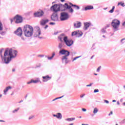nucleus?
Here are the masks:
<instances>
[{
    "label": "nucleus",
    "mask_w": 125,
    "mask_h": 125,
    "mask_svg": "<svg viewBox=\"0 0 125 125\" xmlns=\"http://www.w3.org/2000/svg\"><path fill=\"white\" fill-rule=\"evenodd\" d=\"M3 48L0 50V55L2 60L4 61L5 64H9L10 61L17 56L18 52L12 49L6 48L4 52V55L2 56V51H3Z\"/></svg>",
    "instance_id": "f257e3e1"
},
{
    "label": "nucleus",
    "mask_w": 125,
    "mask_h": 125,
    "mask_svg": "<svg viewBox=\"0 0 125 125\" xmlns=\"http://www.w3.org/2000/svg\"><path fill=\"white\" fill-rule=\"evenodd\" d=\"M63 7L64 9L62 10V11H66L67 9H69V12L70 13H73L74 12V9L72 8V7L68 4V3H65L64 5L62 4H55L52 5L50 9L51 11H53L54 13H57L58 11H60V8Z\"/></svg>",
    "instance_id": "f03ea898"
},
{
    "label": "nucleus",
    "mask_w": 125,
    "mask_h": 125,
    "mask_svg": "<svg viewBox=\"0 0 125 125\" xmlns=\"http://www.w3.org/2000/svg\"><path fill=\"white\" fill-rule=\"evenodd\" d=\"M58 39L61 42H63V41L64 43L67 46H72V45L74 44V41L72 40H68V37L65 36L64 33H62L59 36Z\"/></svg>",
    "instance_id": "7ed1b4c3"
},
{
    "label": "nucleus",
    "mask_w": 125,
    "mask_h": 125,
    "mask_svg": "<svg viewBox=\"0 0 125 125\" xmlns=\"http://www.w3.org/2000/svg\"><path fill=\"white\" fill-rule=\"evenodd\" d=\"M23 33L25 37L30 38L32 37L34 34V28L30 25L26 24L23 27Z\"/></svg>",
    "instance_id": "20e7f679"
},
{
    "label": "nucleus",
    "mask_w": 125,
    "mask_h": 125,
    "mask_svg": "<svg viewBox=\"0 0 125 125\" xmlns=\"http://www.w3.org/2000/svg\"><path fill=\"white\" fill-rule=\"evenodd\" d=\"M120 24L121 22L118 20H113L111 22V25L113 27V31L117 32L119 31V27H120Z\"/></svg>",
    "instance_id": "39448f33"
},
{
    "label": "nucleus",
    "mask_w": 125,
    "mask_h": 125,
    "mask_svg": "<svg viewBox=\"0 0 125 125\" xmlns=\"http://www.w3.org/2000/svg\"><path fill=\"white\" fill-rule=\"evenodd\" d=\"M69 16L67 13L62 12L61 13L60 20L61 21H66L69 19Z\"/></svg>",
    "instance_id": "423d86ee"
},
{
    "label": "nucleus",
    "mask_w": 125,
    "mask_h": 125,
    "mask_svg": "<svg viewBox=\"0 0 125 125\" xmlns=\"http://www.w3.org/2000/svg\"><path fill=\"white\" fill-rule=\"evenodd\" d=\"M14 19L16 24H20L23 22V17L19 15H16L14 17Z\"/></svg>",
    "instance_id": "0eeeda50"
},
{
    "label": "nucleus",
    "mask_w": 125,
    "mask_h": 125,
    "mask_svg": "<svg viewBox=\"0 0 125 125\" xmlns=\"http://www.w3.org/2000/svg\"><path fill=\"white\" fill-rule=\"evenodd\" d=\"M59 54L60 55H64V56H69L70 52L65 49H62L59 51Z\"/></svg>",
    "instance_id": "6e6552de"
},
{
    "label": "nucleus",
    "mask_w": 125,
    "mask_h": 125,
    "mask_svg": "<svg viewBox=\"0 0 125 125\" xmlns=\"http://www.w3.org/2000/svg\"><path fill=\"white\" fill-rule=\"evenodd\" d=\"M71 36L72 37L75 36L76 38H80V37H82V36H83V32L80 31H76L72 32Z\"/></svg>",
    "instance_id": "1a4fd4ad"
},
{
    "label": "nucleus",
    "mask_w": 125,
    "mask_h": 125,
    "mask_svg": "<svg viewBox=\"0 0 125 125\" xmlns=\"http://www.w3.org/2000/svg\"><path fill=\"white\" fill-rule=\"evenodd\" d=\"M15 34L18 37H21L22 35H23V31L21 27H19L17 30L15 31Z\"/></svg>",
    "instance_id": "9d476101"
},
{
    "label": "nucleus",
    "mask_w": 125,
    "mask_h": 125,
    "mask_svg": "<svg viewBox=\"0 0 125 125\" xmlns=\"http://www.w3.org/2000/svg\"><path fill=\"white\" fill-rule=\"evenodd\" d=\"M51 20L52 21H56L58 20V14L57 13H53L51 16Z\"/></svg>",
    "instance_id": "9b49d317"
},
{
    "label": "nucleus",
    "mask_w": 125,
    "mask_h": 125,
    "mask_svg": "<svg viewBox=\"0 0 125 125\" xmlns=\"http://www.w3.org/2000/svg\"><path fill=\"white\" fill-rule=\"evenodd\" d=\"M90 26L91 27H92V26H93V24H92L91 23L88 22H84L83 29L84 31H86V30H87L88 29V28H89V27H90Z\"/></svg>",
    "instance_id": "f8f14e48"
},
{
    "label": "nucleus",
    "mask_w": 125,
    "mask_h": 125,
    "mask_svg": "<svg viewBox=\"0 0 125 125\" xmlns=\"http://www.w3.org/2000/svg\"><path fill=\"white\" fill-rule=\"evenodd\" d=\"M42 83V81L40 80V78H37L36 80L32 79L30 81L27 83V84H30L31 83Z\"/></svg>",
    "instance_id": "ddd939ff"
},
{
    "label": "nucleus",
    "mask_w": 125,
    "mask_h": 125,
    "mask_svg": "<svg viewBox=\"0 0 125 125\" xmlns=\"http://www.w3.org/2000/svg\"><path fill=\"white\" fill-rule=\"evenodd\" d=\"M43 11H41L34 13V15L35 17H42L43 15Z\"/></svg>",
    "instance_id": "4468645a"
},
{
    "label": "nucleus",
    "mask_w": 125,
    "mask_h": 125,
    "mask_svg": "<svg viewBox=\"0 0 125 125\" xmlns=\"http://www.w3.org/2000/svg\"><path fill=\"white\" fill-rule=\"evenodd\" d=\"M68 56H63L62 58V62L64 64H68L69 63V61L68 60Z\"/></svg>",
    "instance_id": "2eb2a0df"
},
{
    "label": "nucleus",
    "mask_w": 125,
    "mask_h": 125,
    "mask_svg": "<svg viewBox=\"0 0 125 125\" xmlns=\"http://www.w3.org/2000/svg\"><path fill=\"white\" fill-rule=\"evenodd\" d=\"M53 116L58 119V120H62V114L58 112L56 114H53Z\"/></svg>",
    "instance_id": "dca6fc26"
},
{
    "label": "nucleus",
    "mask_w": 125,
    "mask_h": 125,
    "mask_svg": "<svg viewBox=\"0 0 125 125\" xmlns=\"http://www.w3.org/2000/svg\"><path fill=\"white\" fill-rule=\"evenodd\" d=\"M43 80L42 82L43 83H46V82H48V81H49V80H51V77L46 75L45 76H42V77Z\"/></svg>",
    "instance_id": "f3484780"
},
{
    "label": "nucleus",
    "mask_w": 125,
    "mask_h": 125,
    "mask_svg": "<svg viewBox=\"0 0 125 125\" xmlns=\"http://www.w3.org/2000/svg\"><path fill=\"white\" fill-rule=\"evenodd\" d=\"M82 26V22L80 21H76L74 23V27L75 28H81Z\"/></svg>",
    "instance_id": "a211bd4d"
},
{
    "label": "nucleus",
    "mask_w": 125,
    "mask_h": 125,
    "mask_svg": "<svg viewBox=\"0 0 125 125\" xmlns=\"http://www.w3.org/2000/svg\"><path fill=\"white\" fill-rule=\"evenodd\" d=\"M65 47V43H64V42H61L59 43L58 45V48L60 49V50H61V49H64L63 48Z\"/></svg>",
    "instance_id": "6ab92c4d"
},
{
    "label": "nucleus",
    "mask_w": 125,
    "mask_h": 125,
    "mask_svg": "<svg viewBox=\"0 0 125 125\" xmlns=\"http://www.w3.org/2000/svg\"><path fill=\"white\" fill-rule=\"evenodd\" d=\"M42 34V32L41 31V29H38L34 33V37L35 38H37L39 37V36L41 35Z\"/></svg>",
    "instance_id": "aec40b11"
},
{
    "label": "nucleus",
    "mask_w": 125,
    "mask_h": 125,
    "mask_svg": "<svg viewBox=\"0 0 125 125\" xmlns=\"http://www.w3.org/2000/svg\"><path fill=\"white\" fill-rule=\"evenodd\" d=\"M48 22H49V21L48 20V19H46V20L42 19L40 23H41V25H42V26H44V25H45L46 23H48Z\"/></svg>",
    "instance_id": "412c9836"
},
{
    "label": "nucleus",
    "mask_w": 125,
    "mask_h": 125,
    "mask_svg": "<svg viewBox=\"0 0 125 125\" xmlns=\"http://www.w3.org/2000/svg\"><path fill=\"white\" fill-rule=\"evenodd\" d=\"M12 88V87H11V86H9L6 87V88L3 90L4 95H6V92H7L8 90H9V89H11Z\"/></svg>",
    "instance_id": "4be33fe9"
},
{
    "label": "nucleus",
    "mask_w": 125,
    "mask_h": 125,
    "mask_svg": "<svg viewBox=\"0 0 125 125\" xmlns=\"http://www.w3.org/2000/svg\"><path fill=\"white\" fill-rule=\"evenodd\" d=\"M93 6L92 5H87L86 7H85L84 10L85 11H87V10H90L91 9H93Z\"/></svg>",
    "instance_id": "5701e85b"
},
{
    "label": "nucleus",
    "mask_w": 125,
    "mask_h": 125,
    "mask_svg": "<svg viewBox=\"0 0 125 125\" xmlns=\"http://www.w3.org/2000/svg\"><path fill=\"white\" fill-rule=\"evenodd\" d=\"M69 4L70 5H71V6L74 7V8H76V9H80V6H79L78 5L73 4V3H72L71 2L69 3Z\"/></svg>",
    "instance_id": "b1692460"
},
{
    "label": "nucleus",
    "mask_w": 125,
    "mask_h": 125,
    "mask_svg": "<svg viewBox=\"0 0 125 125\" xmlns=\"http://www.w3.org/2000/svg\"><path fill=\"white\" fill-rule=\"evenodd\" d=\"M76 118H68L65 119L67 122H73V121H75Z\"/></svg>",
    "instance_id": "393cba45"
},
{
    "label": "nucleus",
    "mask_w": 125,
    "mask_h": 125,
    "mask_svg": "<svg viewBox=\"0 0 125 125\" xmlns=\"http://www.w3.org/2000/svg\"><path fill=\"white\" fill-rule=\"evenodd\" d=\"M93 113L94 115L97 114V113H98V108H97V107L94 108Z\"/></svg>",
    "instance_id": "a878e982"
},
{
    "label": "nucleus",
    "mask_w": 125,
    "mask_h": 125,
    "mask_svg": "<svg viewBox=\"0 0 125 125\" xmlns=\"http://www.w3.org/2000/svg\"><path fill=\"white\" fill-rule=\"evenodd\" d=\"M20 108V107H18L17 108V109L14 110L12 111V113L13 114H15V113H17L18 112V111H19Z\"/></svg>",
    "instance_id": "bb28decb"
},
{
    "label": "nucleus",
    "mask_w": 125,
    "mask_h": 125,
    "mask_svg": "<svg viewBox=\"0 0 125 125\" xmlns=\"http://www.w3.org/2000/svg\"><path fill=\"white\" fill-rule=\"evenodd\" d=\"M118 5H121V6H123V7H125V3L122 2H119L118 3Z\"/></svg>",
    "instance_id": "cd10ccee"
},
{
    "label": "nucleus",
    "mask_w": 125,
    "mask_h": 125,
    "mask_svg": "<svg viewBox=\"0 0 125 125\" xmlns=\"http://www.w3.org/2000/svg\"><path fill=\"white\" fill-rule=\"evenodd\" d=\"M2 30H3V25L1 22L0 21V31H2Z\"/></svg>",
    "instance_id": "c85d7f7f"
},
{
    "label": "nucleus",
    "mask_w": 125,
    "mask_h": 125,
    "mask_svg": "<svg viewBox=\"0 0 125 125\" xmlns=\"http://www.w3.org/2000/svg\"><path fill=\"white\" fill-rule=\"evenodd\" d=\"M114 10H115V6L112 7V8L109 11V13H113L114 12Z\"/></svg>",
    "instance_id": "c756f323"
},
{
    "label": "nucleus",
    "mask_w": 125,
    "mask_h": 125,
    "mask_svg": "<svg viewBox=\"0 0 125 125\" xmlns=\"http://www.w3.org/2000/svg\"><path fill=\"white\" fill-rule=\"evenodd\" d=\"M81 57H82L81 56H78V57H76L74 58L72 60V62H74V61H75V60H77L78 58H81Z\"/></svg>",
    "instance_id": "7c9ffc66"
},
{
    "label": "nucleus",
    "mask_w": 125,
    "mask_h": 125,
    "mask_svg": "<svg viewBox=\"0 0 125 125\" xmlns=\"http://www.w3.org/2000/svg\"><path fill=\"white\" fill-rule=\"evenodd\" d=\"M5 31H0V34L1 35V36H4V35H5Z\"/></svg>",
    "instance_id": "2f4dec72"
},
{
    "label": "nucleus",
    "mask_w": 125,
    "mask_h": 125,
    "mask_svg": "<svg viewBox=\"0 0 125 125\" xmlns=\"http://www.w3.org/2000/svg\"><path fill=\"white\" fill-rule=\"evenodd\" d=\"M45 57H47V58L48 59V60H52L53 57H47L46 56H45Z\"/></svg>",
    "instance_id": "473e14b6"
},
{
    "label": "nucleus",
    "mask_w": 125,
    "mask_h": 125,
    "mask_svg": "<svg viewBox=\"0 0 125 125\" xmlns=\"http://www.w3.org/2000/svg\"><path fill=\"white\" fill-rule=\"evenodd\" d=\"M45 57H47V58L48 59V60H52L53 57H47L46 56H45Z\"/></svg>",
    "instance_id": "72a5a7b5"
},
{
    "label": "nucleus",
    "mask_w": 125,
    "mask_h": 125,
    "mask_svg": "<svg viewBox=\"0 0 125 125\" xmlns=\"http://www.w3.org/2000/svg\"><path fill=\"white\" fill-rule=\"evenodd\" d=\"M45 57H47V58L48 59V60H52L53 57H47L46 56H45Z\"/></svg>",
    "instance_id": "f704fd0d"
},
{
    "label": "nucleus",
    "mask_w": 125,
    "mask_h": 125,
    "mask_svg": "<svg viewBox=\"0 0 125 125\" xmlns=\"http://www.w3.org/2000/svg\"><path fill=\"white\" fill-rule=\"evenodd\" d=\"M41 67H42V64L41 63H39L36 65V68H41Z\"/></svg>",
    "instance_id": "c9c22d12"
},
{
    "label": "nucleus",
    "mask_w": 125,
    "mask_h": 125,
    "mask_svg": "<svg viewBox=\"0 0 125 125\" xmlns=\"http://www.w3.org/2000/svg\"><path fill=\"white\" fill-rule=\"evenodd\" d=\"M100 70H101V66H99V67L97 69V72H100Z\"/></svg>",
    "instance_id": "e433bc0d"
},
{
    "label": "nucleus",
    "mask_w": 125,
    "mask_h": 125,
    "mask_svg": "<svg viewBox=\"0 0 125 125\" xmlns=\"http://www.w3.org/2000/svg\"><path fill=\"white\" fill-rule=\"evenodd\" d=\"M124 41H125V38L122 39L121 40V43H122V44L125 43V42H124Z\"/></svg>",
    "instance_id": "4c0bfd02"
},
{
    "label": "nucleus",
    "mask_w": 125,
    "mask_h": 125,
    "mask_svg": "<svg viewBox=\"0 0 125 125\" xmlns=\"http://www.w3.org/2000/svg\"><path fill=\"white\" fill-rule=\"evenodd\" d=\"M96 92H99V90H98V89H95V90H94V93H96Z\"/></svg>",
    "instance_id": "58836bf2"
},
{
    "label": "nucleus",
    "mask_w": 125,
    "mask_h": 125,
    "mask_svg": "<svg viewBox=\"0 0 125 125\" xmlns=\"http://www.w3.org/2000/svg\"><path fill=\"white\" fill-rule=\"evenodd\" d=\"M102 32L104 34L105 33H106V30H105V29L104 28L102 29Z\"/></svg>",
    "instance_id": "ea45409f"
},
{
    "label": "nucleus",
    "mask_w": 125,
    "mask_h": 125,
    "mask_svg": "<svg viewBox=\"0 0 125 125\" xmlns=\"http://www.w3.org/2000/svg\"><path fill=\"white\" fill-rule=\"evenodd\" d=\"M64 97V96H62V97H57L56 98V100H58V99H61V98Z\"/></svg>",
    "instance_id": "a19ab883"
},
{
    "label": "nucleus",
    "mask_w": 125,
    "mask_h": 125,
    "mask_svg": "<svg viewBox=\"0 0 125 125\" xmlns=\"http://www.w3.org/2000/svg\"><path fill=\"white\" fill-rule=\"evenodd\" d=\"M93 84V83H90V84H87L86 85V86L88 87V86H91Z\"/></svg>",
    "instance_id": "79ce46f5"
},
{
    "label": "nucleus",
    "mask_w": 125,
    "mask_h": 125,
    "mask_svg": "<svg viewBox=\"0 0 125 125\" xmlns=\"http://www.w3.org/2000/svg\"><path fill=\"white\" fill-rule=\"evenodd\" d=\"M32 119H34V116H30L28 118L29 120H32Z\"/></svg>",
    "instance_id": "37998d69"
},
{
    "label": "nucleus",
    "mask_w": 125,
    "mask_h": 125,
    "mask_svg": "<svg viewBox=\"0 0 125 125\" xmlns=\"http://www.w3.org/2000/svg\"><path fill=\"white\" fill-rule=\"evenodd\" d=\"M14 20H15V19H14V17L13 19H10L11 23H12V22H13Z\"/></svg>",
    "instance_id": "c03bdc74"
},
{
    "label": "nucleus",
    "mask_w": 125,
    "mask_h": 125,
    "mask_svg": "<svg viewBox=\"0 0 125 125\" xmlns=\"http://www.w3.org/2000/svg\"><path fill=\"white\" fill-rule=\"evenodd\" d=\"M104 102H105V103L106 104H109V102L107 100H104Z\"/></svg>",
    "instance_id": "a18cd8bd"
},
{
    "label": "nucleus",
    "mask_w": 125,
    "mask_h": 125,
    "mask_svg": "<svg viewBox=\"0 0 125 125\" xmlns=\"http://www.w3.org/2000/svg\"><path fill=\"white\" fill-rule=\"evenodd\" d=\"M55 56V52H53L52 54V57L53 58Z\"/></svg>",
    "instance_id": "49530a36"
},
{
    "label": "nucleus",
    "mask_w": 125,
    "mask_h": 125,
    "mask_svg": "<svg viewBox=\"0 0 125 125\" xmlns=\"http://www.w3.org/2000/svg\"><path fill=\"white\" fill-rule=\"evenodd\" d=\"M49 25H55V22H51L49 23Z\"/></svg>",
    "instance_id": "de8ad7c7"
},
{
    "label": "nucleus",
    "mask_w": 125,
    "mask_h": 125,
    "mask_svg": "<svg viewBox=\"0 0 125 125\" xmlns=\"http://www.w3.org/2000/svg\"><path fill=\"white\" fill-rule=\"evenodd\" d=\"M44 55H39L38 57H44Z\"/></svg>",
    "instance_id": "09e8293b"
},
{
    "label": "nucleus",
    "mask_w": 125,
    "mask_h": 125,
    "mask_svg": "<svg viewBox=\"0 0 125 125\" xmlns=\"http://www.w3.org/2000/svg\"><path fill=\"white\" fill-rule=\"evenodd\" d=\"M82 111H83V112H86V109H85V108H82Z\"/></svg>",
    "instance_id": "8fccbe9b"
},
{
    "label": "nucleus",
    "mask_w": 125,
    "mask_h": 125,
    "mask_svg": "<svg viewBox=\"0 0 125 125\" xmlns=\"http://www.w3.org/2000/svg\"><path fill=\"white\" fill-rule=\"evenodd\" d=\"M21 40H22V41H25V38H24V37L21 36Z\"/></svg>",
    "instance_id": "3c124183"
},
{
    "label": "nucleus",
    "mask_w": 125,
    "mask_h": 125,
    "mask_svg": "<svg viewBox=\"0 0 125 125\" xmlns=\"http://www.w3.org/2000/svg\"><path fill=\"white\" fill-rule=\"evenodd\" d=\"M84 95H85V94H83V95H81V96H80V97H81V98H83V96H84Z\"/></svg>",
    "instance_id": "603ef678"
},
{
    "label": "nucleus",
    "mask_w": 125,
    "mask_h": 125,
    "mask_svg": "<svg viewBox=\"0 0 125 125\" xmlns=\"http://www.w3.org/2000/svg\"><path fill=\"white\" fill-rule=\"evenodd\" d=\"M111 115H113V111H111L110 113L108 114V116H111Z\"/></svg>",
    "instance_id": "864d4df0"
},
{
    "label": "nucleus",
    "mask_w": 125,
    "mask_h": 125,
    "mask_svg": "<svg viewBox=\"0 0 125 125\" xmlns=\"http://www.w3.org/2000/svg\"><path fill=\"white\" fill-rule=\"evenodd\" d=\"M122 26L125 27V21L122 23Z\"/></svg>",
    "instance_id": "5fc2aeb1"
},
{
    "label": "nucleus",
    "mask_w": 125,
    "mask_h": 125,
    "mask_svg": "<svg viewBox=\"0 0 125 125\" xmlns=\"http://www.w3.org/2000/svg\"><path fill=\"white\" fill-rule=\"evenodd\" d=\"M47 28H48V25H46L44 27V28H45V29H47Z\"/></svg>",
    "instance_id": "6e6d98bb"
},
{
    "label": "nucleus",
    "mask_w": 125,
    "mask_h": 125,
    "mask_svg": "<svg viewBox=\"0 0 125 125\" xmlns=\"http://www.w3.org/2000/svg\"><path fill=\"white\" fill-rule=\"evenodd\" d=\"M94 57V55H93L92 57H91V59H93V58Z\"/></svg>",
    "instance_id": "4d7b16f0"
},
{
    "label": "nucleus",
    "mask_w": 125,
    "mask_h": 125,
    "mask_svg": "<svg viewBox=\"0 0 125 125\" xmlns=\"http://www.w3.org/2000/svg\"><path fill=\"white\" fill-rule=\"evenodd\" d=\"M4 122H5V121H3V120H0V122H1V123H4Z\"/></svg>",
    "instance_id": "13d9d810"
},
{
    "label": "nucleus",
    "mask_w": 125,
    "mask_h": 125,
    "mask_svg": "<svg viewBox=\"0 0 125 125\" xmlns=\"http://www.w3.org/2000/svg\"><path fill=\"white\" fill-rule=\"evenodd\" d=\"M117 104V105H120V102L118 101Z\"/></svg>",
    "instance_id": "bf43d9fd"
},
{
    "label": "nucleus",
    "mask_w": 125,
    "mask_h": 125,
    "mask_svg": "<svg viewBox=\"0 0 125 125\" xmlns=\"http://www.w3.org/2000/svg\"><path fill=\"white\" fill-rule=\"evenodd\" d=\"M39 39H42V37H40V36H38Z\"/></svg>",
    "instance_id": "052dcab7"
},
{
    "label": "nucleus",
    "mask_w": 125,
    "mask_h": 125,
    "mask_svg": "<svg viewBox=\"0 0 125 125\" xmlns=\"http://www.w3.org/2000/svg\"><path fill=\"white\" fill-rule=\"evenodd\" d=\"M112 102H117V101H116V100H113L112 101Z\"/></svg>",
    "instance_id": "680f3d73"
},
{
    "label": "nucleus",
    "mask_w": 125,
    "mask_h": 125,
    "mask_svg": "<svg viewBox=\"0 0 125 125\" xmlns=\"http://www.w3.org/2000/svg\"><path fill=\"white\" fill-rule=\"evenodd\" d=\"M22 102H23V100H21V101H20V102H19V103H22Z\"/></svg>",
    "instance_id": "e2e57ef3"
},
{
    "label": "nucleus",
    "mask_w": 125,
    "mask_h": 125,
    "mask_svg": "<svg viewBox=\"0 0 125 125\" xmlns=\"http://www.w3.org/2000/svg\"><path fill=\"white\" fill-rule=\"evenodd\" d=\"M15 71V69L13 68V69H12V72H14Z\"/></svg>",
    "instance_id": "0e129e2a"
},
{
    "label": "nucleus",
    "mask_w": 125,
    "mask_h": 125,
    "mask_svg": "<svg viewBox=\"0 0 125 125\" xmlns=\"http://www.w3.org/2000/svg\"><path fill=\"white\" fill-rule=\"evenodd\" d=\"M123 99H121L120 100V102H123Z\"/></svg>",
    "instance_id": "69168bd1"
},
{
    "label": "nucleus",
    "mask_w": 125,
    "mask_h": 125,
    "mask_svg": "<svg viewBox=\"0 0 125 125\" xmlns=\"http://www.w3.org/2000/svg\"><path fill=\"white\" fill-rule=\"evenodd\" d=\"M82 125H88V124H82Z\"/></svg>",
    "instance_id": "338daca9"
},
{
    "label": "nucleus",
    "mask_w": 125,
    "mask_h": 125,
    "mask_svg": "<svg viewBox=\"0 0 125 125\" xmlns=\"http://www.w3.org/2000/svg\"><path fill=\"white\" fill-rule=\"evenodd\" d=\"M55 100H57L56 98L54 99H53V100H52V101H55Z\"/></svg>",
    "instance_id": "774afa93"
}]
</instances>
